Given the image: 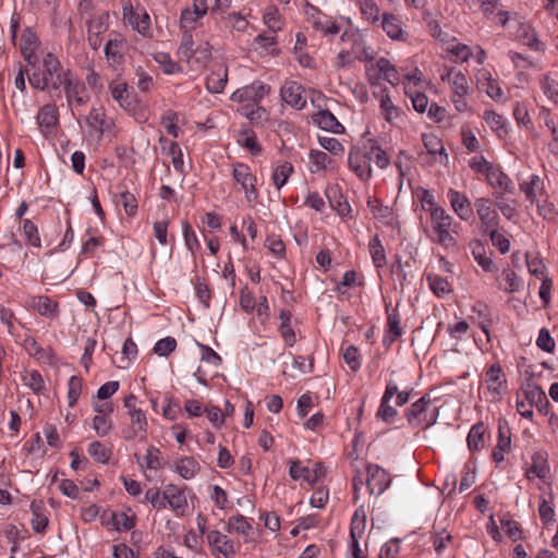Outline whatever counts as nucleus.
<instances>
[{
    "label": "nucleus",
    "mask_w": 558,
    "mask_h": 558,
    "mask_svg": "<svg viewBox=\"0 0 558 558\" xmlns=\"http://www.w3.org/2000/svg\"><path fill=\"white\" fill-rule=\"evenodd\" d=\"M43 66V71H34L28 75V82L32 87L45 90L48 86H51L53 89H59L64 73L59 59L53 53H46Z\"/></svg>",
    "instance_id": "1"
},
{
    "label": "nucleus",
    "mask_w": 558,
    "mask_h": 558,
    "mask_svg": "<svg viewBox=\"0 0 558 558\" xmlns=\"http://www.w3.org/2000/svg\"><path fill=\"white\" fill-rule=\"evenodd\" d=\"M177 54L181 61L186 62L192 69L202 68L211 59V48L204 43L194 48L192 34H183Z\"/></svg>",
    "instance_id": "2"
},
{
    "label": "nucleus",
    "mask_w": 558,
    "mask_h": 558,
    "mask_svg": "<svg viewBox=\"0 0 558 558\" xmlns=\"http://www.w3.org/2000/svg\"><path fill=\"white\" fill-rule=\"evenodd\" d=\"M428 210L430 215L432 229L436 233L435 241L445 247L454 246L456 240L450 233L453 218L437 204L428 201Z\"/></svg>",
    "instance_id": "3"
},
{
    "label": "nucleus",
    "mask_w": 558,
    "mask_h": 558,
    "mask_svg": "<svg viewBox=\"0 0 558 558\" xmlns=\"http://www.w3.org/2000/svg\"><path fill=\"white\" fill-rule=\"evenodd\" d=\"M432 400L428 396H423L411 404L405 411L408 423L413 427L427 429L438 420V408H430Z\"/></svg>",
    "instance_id": "4"
},
{
    "label": "nucleus",
    "mask_w": 558,
    "mask_h": 558,
    "mask_svg": "<svg viewBox=\"0 0 558 558\" xmlns=\"http://www.w3.org/2000/svg\"><path fill=\"white\" fill-rule=\"evenodd\" d=\"M340 40L344 46L343 49L353 54L354 59L372 62L375 58V51L366 45L363 33L353 27H347L342 31Z\"/></svg>",
    "instance_id": "5"
},
{
    "label": "nucleus",
    "mask_w": 558,
    "mask_h": 558,
    "mask_svg": "<svg viewBox=\"0 0 558 558\" xmlns=\"http://www.w3.org/2000/svg\"><path fill=\"white\" fill-rule=\"evenodd\" d=\"M69 106H85L89 100V94L83 81L76 77L70 70L64 71L62 84Z\"/></svg>",
    "instance_id": "6"
},
{
    "label": "nucleus",
    "mask_w": 558,
    "mask_h": 558,
    "mask_svg": "<svg viewBox=\"0 0 558 558\" xmlns=\"http://www.w3.org/2000/svg\"><path fill=\"white\" fill-rule=\"evenodd\" d=\"M474 207L480 220V229L482 233H486L499 227L498 210L494 207L493 202L488 197H477L474 201Z\"/></svg>",
    "instance_id": "7"
},
{
    "label": "nucleus",
    "mask_w": 558,
    "mask_h": 558,
    "mask_svg": "<svg viewBox=\"0 0 558 558\" xmlns=\"http://www.w3.org/2000/svg\"><path fill=\"white\" fill-rule=\"evenodd\" d=\"M233 179L241 185L245 199L247 203H254L258 198V191L256 189L257 179L252 172L251 168L242 162H238L233 166Z\"/></svg>",
    "instance_id": "8"
},
{
    "label": "nucleus",
    "mask_w": 558,
    "mask_h": 558,
    "mask_svg": "<svg viewBox=\"0 0 558 558\" xmlns=\"http://www.w3.org/2000/svg\"><path fill=\"white\" fill-rule=\"evenodd\" d=\"M366 75L371 85H377L381 77L392 85L399 82L398 70L384 57L379 58L375 63L366 65Z\"/></svg>",
    "instance_id": "9"
},
{
    "label": "nucleus",
    "mask_w": 558,
    "mask_h": 558,
    "mask_svg": "<svg viewBox=\"0 0 558 558\" xmlns=\"http://www.w3.org/2000/svg\"><path fill=\"white\" fill-rule=\"evenodd\" d=\"M366 471V485L369 494L381 495L391 483L389 474L377 464H368Z\"/></svg>",
    "instance_id": "10"
},
{
    "label": "nucleus",
    "mask_w": 558,
    "mask_h": 558,
    "mask_svg": "<svg viewBox=\"0 0 558 558\" xmlns=\"http://www.w3.org/2000/svg\"><path fill=\"white\" fill-rule=\"evenodd\" d=\"M520 191L531 204H538L543 197H547L545 179L537 174H531L526 180L519 183Z\"/></svg>",
    "instance_id": "11"
},
{
    "label": "nucleus",
    "mask_w": 558,
    "mask_h": 558,
    "mask_svg": "<svg viewBox=\"0 0 558 558\" xmlns=\"http://www.w3.org/2000/svg\"><path fill=\"white\" fill-rule=\"evenodd\" d=\"M123 19L141 35L147 36L149 34L150 17L144 9H134L132 4L124 5Z\"/></svg>",
    "instance_id": "12"
},
{
    "label": "nucleus",
    "mask_w": 558,
    "mask_h": 558,
    "mask_svg": "<svg viewBox=\"0 0 558 558\" xmlns=\"http://www.w3.org/2000/svg\"><path fill=\"white\" fill-rule=\"evenodd\" d=\"M304 92V87L298 82L287 81L280 89V96L287 105L301 110L306 105Z\"/></svg>",
    "instance_id": "13"
},
{
    "label": "nucleus",
    "mask_w": 558,
    "mask_h": 558,
    "mask_svg": "<svg viewBox=\"0 0 558 558\" xmlns=\"http://www.w3.org/2000/svg\"><path fill=\"white\" fill-rule=\"evenodd\" d=\"M349 167L361 179L368 180L372 175L371 160L367 151L352 147L349 154Z\"/></svg>",
    "instance_id": "14"
},
{
    "label": "nucleus",
    "mask_w": 558,
    "mask_h": 558,
    "mask_svg": "<svg viewBox=\"0 0 558 558\" xmlns=\"http://www.w3.org/2000/svg\"><path fill=\"white\" fill-rule=\"evenodd\" d=\"M107 12L94 15L87 22V40L92 49L97 50L101 44L100 35L107 31Z\"/></svg>",
    "instance_id": "15"
},
{
    "label": "nucleus",
    "mask_w": 558,
    "mask_h": 558,
    "mask_svg": "<svg viewBox=\"0 0 558 558\" xmlns=\"http://www.w3.org/2000/svg\"><path fill=\"white\" fill-rule=\"evenodd\" d=\"M447 197L452 210L461 220L468 221L473 216V206L468 196L457 190L449 189Z\"/></svg>",
    "instance_id": "16"
},
{
    "label": "nucleus",
    "mask_w": 558,
    "mask_h": 558,
    "mask_svg": "<svg viewBox=\"0 0 558 558\" xmlns=\"http://www.w3.org/2000/svg\"><path fill=\"white\" fill-rule=\"evenodd\" d=\"M166 507L169 506L177 515H183L189 508L184 489L169 484L165 487Z\"/></svg>",
    "instance_id": "17"
},
{
    "label": "nucleus",
    "mask_w": 558,
    "mask_h": 558,
    "mask_svg": "<svg viewBox=\"0 0 558 558\" xmlns=\"http://www.w3.org/2000/svg\"><path fill=\"white\" fill-rule=\"evenodd\" d=\"M269 88L262 82H254L251 85L236 89L231 99L233 101H253L257 104L268 93Z\"/></svg>",
    "instance_id": "18"
},
{
    "label": "nucleus",
    "mask_w": 558,
    "mask_h": 558,
    "mask_svg": "<svg viewBox=\"0 0 558 558\" xmlns=\"http://www.w3.org/2000/svg\"><path fill=\"white\" fill-rule=\"evenodd\" d=\"M207 541L214 553L223 558H231L236 553L234 543L219 531H210L207 534Z\"/></svg>",
    "instance_id": "19"
},
{
    "label": "nucleus",
    "mask_w": 558,
    "mask_h": 558,
    "mask_svg": "<svg viewBox=\"0 0 558 558\" xmlns=\"http://www.w3.org/2000/svg\"><path fill=\"white\" fill-rule=\"evenodd\" d=\"M487 184L494 190L493 193H514V184L510 177L505 173L500 168L496 167L487 173Z\"/></svg>",
    "instance_id": "20"
},
{
    "label": "nucleus",
    "mask_w": 558,
    "mask_h": 558,
    "mask_svg": "<svg viewBox=\"0 0 558 558\" xmlns=\"http://www.w3.org/2000/svg\"><path fill=\"white\" fill-rule=\"evenodd\" d=\"M27 306L36 311L39 315L47 318H54L58 316V303L53 302L47 295L31 296L27 301Z\"/></svg>",
    "instance_id": "21"
},
{
    "label": "nucleus",
    "mask_w": 558,
    "mask_h": 558,
    "mask_svg": "<svg viewBox=\"0 0 558 558\" xmlns=\"http://www.w3.org/2000/svg\"><path fill=\"white\" fill-rule=\"evenodd\" d=\"M381 27L384 32L393 40H407V33L402 28L401 20L392 13L381 15Z\"/></svg>",
    "instance_id": "22"
},
{
    "label": "nucleus",
    "mask_w": 558,
    "mask_h": 558,
    "mask_svg": "<svg viewBox=\"0 0 558 558\" xmlns=\"http://www.w3.org/2000/svg\"><path fill=\"white\" fill-rule=\"evenodd\" d=\"M485 381L489 391L501 395L507 389L505 374L499 364H493L487 371L485 375Z\"/></svg>",
    "instance_id": "23"
},
{
    "label": "nucleus",
    "mask_w": 558,
    "mask_h": 558,
    "mask_svg": "<svg viewBox=\"0 0 558 558\" xmlns=\"http://www.w3.org/2000/svg\"><path fill=\"white\" fill-rule=\"evenodd\" d=\"M312 25L324 36H335L343 31L342 23L320 13L313 16Z\"/></svg>",
    "instance_id": "24"
},
{
    "label": "nucleus",
    "mask_w": 558,
    "mask_h": 558,
    "mask_svg": "<svg viewBox=\"0 0 558 558\" xmlns=\"http://www.w3.org/2000/svg\"><path fill=\"white\" fill-rule=\"evenodd\" d=\"M478 88L485 90V93L494 100H501L504 98V92L496 80H494L488 71L482 70L477 75Z\"/></svg>",
    "instance_id": "25"
},
{
    "label": "nucleus",
    "mask_w": 558,
    "mask_h": 558,
    "mask_svg": "<svg viewBox=\"0 0 558 558\" xmlns=\"http://www.w3.org/2000/svg\"><path fill=\"white\" fill-rule=\"evenodd\" d=\"M313 121L325 131H329L335 134H340L344 132L343 125L329 110L318 111L313 116Z\"/></svg>",
    "instance_id": "26"
},
{
    "label": "nucleus",
    "mask_w": 558,
    "mask_h": 558,
    "mask_svg": "<svg viewBox=\"0 0 558 558\" xmlns=\"http://www.w3.org/2000/svg\"><path fill=\"white\" fill-rule=\"evenodd\" d=\"M131 418V428L128 430V434L124 436L125 439L131 440L137 435H141L142 439L146 438L148 422L147 417L142 409L138 411H133L130 415Z\"/></svg>",
    "instance_id": "27"
},
{
    "label": "nucleus",
    "mask_w": 558,
    "mask_h": 558,
    "mask_svg": "<svg viewBox=\"0 0 558 558\" xmlns=\"http://www.w3.org/2000/svg\"><path fill=\"white\" fill-rule=\"evenodd\" d=\"M523 392L525 400L532 403L533 405H536L539 409V411H543V403L545 408L549 407V402L547 400L545 392L537 384L529 380L524 386Z\"/></svg>",
    "instance_id": "28"
},
{
    "label": "nucleus",
    "mask_w": 558,
    "mask_h": 558,
    "mask_svg": "<svg viewBox=\"0 0 558 558\" xmlns=\"http://www.w3.org/2000/svg\"><path fill=\"white\" fill-rule=\"evenodd\" d=\"M483 119L498 137L502 138L508 134L507 120L504 116L493 110H485Z\"/></svg>",
    "instance_id": "29"
},
{
    "label": "nucleus",
    "mask_w": 558,
    "mask_h": 558,
    "mask_svg": "<svg viewBox=\"0 0 558 558\" xmlns=\"http://www.w3.org/2000/svg\"><path fill=\"white\" fill-rule=\"evenodd\" d=\"M228 81V69L220 66L217 71H213L206 77V88L210 93H221Z\"/></svg>",
    "instance_id": "30"
},
{
    "label": "nucleus",
    "mask_w": 558,
    "mask_h": 558,
    "mask_svg": "<svg viewBox=\"0 0 558 558\" xmlns=\"http://www.w3.org/2000/svg\"><path fill=\"white\" fill-rule=\"evenodd\" d=\"M366 510L361 505L353 513L350 524V537L362 538L366 530Z\"/></svg>",
    "instance_id": "31"
},
{
    "label": "nucleus",
    "mask_w": 558,
    "mask_h": 558,
    "mask_svg": "<svg viewBox=\"0 0 558 558\" xmlns=\"http://www.w3.org/2000/svg\"><path fill=\"white\" fill-rule=\"evenodd\" d=\"M333 168L332 159L324 151L311 149L310 151V171L317 173L323 170Z\"/></svg>",
    "instance_id": "32"
},
{
    "label": "nucleus",
    "mask_w": 558,
    "mask_h": 558,
    "mask_svg": "<svg viewBox=\"0 0 558 558\" xmlns=\"http://www.w3.org/2000/svg\"><path fill=\"white\" fill-rule=\"evenodd\" d=\"M37 46V37L35 33H33L29 28H26L21 37V52L25 59V61L29 64H32L35 58L34 52Z\"/></svg>",
    "instance_id": "33"
},
{
    "label": "nucleus",
    "mask_w": 558,
    "mask_h": 558,
    "mask_svg": "<svg viewBox=\"0 0 558 558\" xmlns=\"http://www.w3.org/2000/svg\"><path fill=\"white\" fill-rule=\"evenodd\" d=\"M37 122L40 128L52 129L58 124V108L53 104L43 106L37 114Z\"/></svg>",
    "instance_id": "34"
},
{
    "label": "nucleus",
    "mask_w": 558,
    "mask_h": 558,
    "mask_svg": "<svg viewBox=\"0 0 558 558\" xmlns=\"http://www.w3.org/2000/svg\"><path fill=\"white\" fill-rule=\"evenodd\" d=\"M87 123L101 135L111 126V121L106 118V113L102 108H92L87 117Z\"/></svg>",
    "instance_id": "35"
},
{
    "label": "nucleus",
    "mask_w": 558,
    "mask_h": 558,
    "mask_svg": "<svg viewBox=\"0 0 558 558\" xmlns=\"http://www.w3.org/2000/svg\"><path fill=\"white\" fill-rule=\"evenodd\" d=\"M472 254L477 264L487 272L496 270L493 259L486 255L485 246L481 241H473L471 243Z\"/></svg>",
    "instance_id": "36"
},
{
    "label": "nucleus",
    "mask_w": 558,
    "mask_h": 558,
    "mask_svg": "<svg viewBox=\"0 0 558 558\" xmlns=\"http://www.w3.org/2000/svg\"><path fill=\"white\" fill-rule=\"evenodd\" d=\"M547 453L543 451L535 452L532 456V465L527 470V476L531 477V474H533L538 478H545L547 476Z\"/></svg>",
    "instance_id": "37"
},
{
    "label": "nucleus",
    "mask_w": 558,
    "mask_h": 558,
    "mask_svg": "<svg viewBox=\"0 0 558 558\" xmlns=\"http://www.w3.org/2000/svg\"><path fill=\"white\" fill-rule=\"evenodd\" d=\"M506 194L502 192L493 193V197L497 209L500 210L504 217L510 220L517 215L515 202L507 198Z\"/></svg>",
    "instance_id": "38"
},
{
    "label": "nucleus",
    "mask_w": 558,
    "mask_h": 558,
    "mask_svg": "<svg viewBox=\"0 0 558 558\" xmlns=\"http://www.w3.org/2000/svg\"><path fill=\"white\" fill-rule=\"evenodd\" d=\"M125 41L122 38L110 39L105 46V54L113 63H120L123 59Z\"/></svg>",
    "instance_id": "39"
},
{
    "label": "nucleus",
    "mask_w": 558,
    "mask_h": 558,
    "mask_svg": "<svg viewBox=\"0 0 558 558\" xmlns=\"http://www.w3.org/2000/svg\"><path fill=\"white\" fill-rule=\"evenodd\" d=\"M485 426L483 423L474 424L468 435V447L471 451H477L484 447Z\"/></svg>",
    "instance_id": "40"
},
{
    "label": "nucleus",
    "mask_w": 558,
    "mask_h": 558,
    "mask_svg": "<svg viewBox=\"0 0 558 558\" xmlns=\"http://www.w3.org/2000/svg\"><path fill=\"white\" fill-rule=\"evenodd\" d=\"M379 102L381 116L386 121L393 122L399 117V108L393 105L386 88L381 90Z\"/></svg>",
    "instance_id": "41"
},
{
    "label": "nucleus",
    "mask_w": 558,
    "mask_h": 558,
    "mask_svg": "<svg viewBox=\"0 0 558 558\" xmlns=\"http://www.w3.org/2000/svg\"><path fill=\"white\" fill-rule=\"evenodd\" d=\"M263 21L268 27V31L276 33L282 29L283 21L280 16L279 10L276 7H267L263 14Z\"/></svg>",
    "instance_id": "42"
},
{
    "label": "nucleus",
    "mask_w": 558,
    "mask_h": 558,
    "mask_svg": "<svg viewBox=\"0 0 558 558\" xmlns=\"http://www.w3.org/2000/svg\"><path fill=\"white\" fill-rule=\"evenodd\" d=\"M369 253L373 259V263L376 268H381L386 265L387 258L385 248L381 244V241L378 235H375L368 244Z\"/></svg>",
    "instance_id": "43"
},
{
    "label": "nucleus",
    "mask_w": 558,
    "mask_h": 558,
    "mask_svg": "<svg viewBox=\"0 0 558 558\" xmlns=\"http://www.w3.org/2000/svg\"><path fill=\"white\" fill-rule=\"evenodd\" d=\"M177 472L185 480L193 478L199 471V464L193 458H182L177 463Z\"/></svg>",
    "instance_id": "44"
},
{
    "label": "nucleus",
    "mask_w": 558,
    "mask_h": 558,
    "mask_svg": "<svg viewBox=\"0 0 558 558\" xmlns=\"http://www.w3.org/2000/svg\"><path fill=\"white\" fill-rule=\"evenodd\" d=\"M293 173V166L284 161L278 165L272 171V183L274 185L280 190L288 181L289 177Z\"/></svg>",
    "instance_id": "45"
},
{
    "label": "nucleus",
    "mask_w": 558,
    "mask_h": 558,
    "mask_svg": "<svg viewBox=\"0 0 558 558\" xmlns=\"http://www.w3.org/2000/svg\"><path fill=\"white\" fill-rule=\"evenodd\" d=\"M23 384L32 389L35 393H40L45 388V381L38 371H25L22 375Z\"/></svg>",
    "instance_id": "46"
},
{
    "label": "nucleus",
    "mask_w": 558,
    "mask_h": 558,
    "mask_svg": "<svg viewBox=\"0 0 558 558\" xmlns=\"http://www.w3.org/2000/svg\"><path fill=\"white\" fill-rule=\"evenodd\" d=\"M386 312L388 313V332L391 335L390 342H395L398 338L402 336V328L400 326L401 318L397 310L389 312V305H386Z\"/></svg>",
    "instance_id": "47"
},
{
    "label": "nucleus",
    "mask_w": 558,
    "mask_h": 558,
    "mask_svg": "<svg viewBox=\"0 0 558 558\" xmlns=\"http://www.w3.org/2000/svg\"><path fill=\"white\" fill-rule=\"evenodd\" d=\"M289 474L295 481L303 480L311 485L315 484V476H312V470L303 466L300 461H291Z\"/></svg>",
    "instance_id": "48"
},
{
    "label": "nucleus",
    "mask_w": 558,
    "mask_h": 558,
    "mask_svg": "<svg viewBox=\"0 0 558 558\" xmlns=\"http://www.w3.org/2000/svg\"><path fill=\"white\" fill-rule=\"evenodd\" d=\"M32 509V527L36 533H43L48 525V518L41 512V505L33 501L31 505Z\"/></svg>",
    "instance_id": "49"
},
{
    "label": "nucleus",
    "mask_w": 558,
    "mask_h": 558,
    "mask_svg": "<svg viewBox=\"0 0 558 558\" xmlns=\"http://www.w3.org/2000/svg\"><path fill=\"white\" fill-rule=\"evenodd\" d=\"M154 60L162 66V70L166 74H175L183 71L179 63L173 61L170 54L167 52L155 53Z\"/></svg>",
    "instance_id": "50"
},
{
    "label": "nucleus",
    "mask_w": 558,
    "mask_h": 558,
    "mask_svg": "<svg viewBox=\"0 0 558 558\" xmlns=\"http://www.w3.org/2000/svg\"><path fill=\"white\" fill-rule=\"evenodd\" d=\"M426 280L430 290L437 295L441 296L451 291V286L447 279L438 276V275H427Z\"/></svg>",
    "instance_id": "51"
},
{
    "label": "nucleus",
    "mask_w": 558,
    "mask_h": 558,
    "mask_svg": "<svg viewBox=\"0 0 558 558\" xmlns=\"http://www.w3.org/2000/svg\"><path fill=\"white\" fill-rule=\"evenodd\" d=\"M362 15L371 23L379 21V8L374 0H357Z\"/></svg>",
    "instance_id": "52"
},
{
    "label": "nucleus",
    "mask_w": 558,
    "mask_h": 558,
    "mask_svg": "<svg viewBox=\"0 0 558 558\" xmlns=\"http://www.w3.org/2000/svg\"><path fill=\"white\" fill-rule=\"evenodd\" d=\"M160 450L156 448L155 446H149L146 450V454L144 457V464L138 462L142 468H146L149 470H158L161 466L160 463ZM137 461H140V458L137 454H135Z\"/></svg>",
    "instance_id": "53"
},
{
    "label": "nucleus",
    "mask_w": 558,
    "mask_h": 558,
    "mask_svg": "<svg viewBox=\"0 0 558 558\" xmlns=\"http://www.w3.org/2000/svg\"><path fill=\"white\" fill-rule=\"evenodd\" d=\"M201 19V16L194 15L190 8L184 9L181 12L180 17V28L182 31V35L185 33L192 34V31L197 27Z\"/></svg>",
    "instance_id": "54"
},
{
    "label": "nucleus",
    "mask_w": 558,
    "mask_h": 558,
    "mask_svg": "<svg viewBox=\"0 0 558 558\" xmlns=\"http://www.w3.org/2000/svg\"><path fill=\"white\" fill-rule=\"evenodd\" d=\"M228 530L240 535H247L252 530V525L242 514L232 515L228 520Z\"/></svg>",
    "instance_id": "55"
},
{
    "label": "nucleus",
    "mask_w": 558,
    "mask_h": 558,
    "mask_svg": "<svg viewBox=\"0 0 558 558\" xmlns=\"http://www.w3.org/2000/svg\"><path fill=\"white\" fill-rule=\"evenodd\" d=\"M449 84L452 89V94L469 95L470 93L469 81L461 71H457L453 74L452 78L449 80Z\"/></svg>",
    "instance_id": "56"
},
{
    "label": "nucleus",
    "mask_w": 558,
    "mask_h": 558,
    "mask_svg": "<svg viewBox=\"0 0 558 558\" xmlns=\"http://www.w3.org/2000/svg\"><path fill=\"white\" fill-rule=\"evenodd\" d=\"M82 378L77 376H71L68 383V401L69 407H74L77 402L82 392Z\"/></svg>",
    "instance_id": "57"
},
{
    "label": "nucleus",
    "mask_w": 558,
    "mask_h": 558,
    "mask_svg": "<svg viewBox=\"0 0 558 558\" xmlns=\"http://www.w3.org/2000/svg\"><path fill=\"white\" fill-rule=\"evenodd\" d=\"M110 92L112 98L122 107L126 108L130 106L129 101V93H128V84L126 83H118L114 85H110Z\"/></svg>",
    "instance_id": "58"
},
{
    "label": "nucleus",
    "mask_w": 558,
    "mask_h": 558,
    "mask_svg": "<svg viewBox=\"0 0 558 558\" xmlns=\"http://www.w3.org/2000/svg\"><path fill=\"white\" fill-rule=\"evenodd\" d=\"M88 453L100 463H107L110 459V450H108L101 442L93 441L89 444Z\"/></svg>",
    "instance_id": "59"
},
{
    "label": "nucleus",
    "mask_w": 558,
    "mask_h": 558,
    "mask_svg": "<svg viewBox=\"0 0 558 558\" xmlns=\"http://www.w3.org/2000/svg\"><path fill=\"white\" fill-rule=\"evenodd\" d=\"M541 88L543 93L555 104H558V82L549 75H545L541 80Z\"/></svg>",
    "instance_id": "60"
},
{
    "label": "nucleus",
    "mask_w": 558,
    "mask_h": 558,
    "mask_svg": "<svg viewBox=\"0 0 558 558\" xmlns=\"http://www.w3.org/2000/svg\"><path fill=\"white\" fill-rule=\"evenodd\" d=\"M175 348L177 340L173 337H166L156 342L154 352L159 356H168Z\"/></svg>",
    "instance_id": "61"
},
{
    "label": "nucleus",
    "mask_w": 558,
    "mask_h": 558,
    "mask_svg": "<svg viewBox=\"0 0 558 558\" xmlns=\"http://www.w3.org/2000/svg\"><path fill=\"white\" fill-rule=\"evenodd\" d=\"M319 145L335 156L342 155L344 151L343 145L335 137L320 136L318 137Z\"/></svg>",
    "instance_id": "62"
},
{
    "label": "nucleus",
    "mask_w": 558,
    "mask_h": 558,
    "mask_svg": "<svg viewBox=\"0 0 558 558\" xmlns=\"http://www.w3.org/2000/svg\"><path fill=\"white\" fill-rule=\"evenodd\" d=\"M93 428L100 437L108 435L112 428V422L109 415H96L93 418Z\"/></svg>",
    "instance_id": "63"
},
{
    "label": "nucleus",
    "mask_w": 558,
    "mask_h": 558,
    "mask_svg": "<svg viewBox=\"0 0 558 558\" xmlns=\"http://www.w3.org/2000/svg\"><path fill=\"white\" fill-rule=\"evenodd\" d=\"M241 113L253 123H262L267 116L266 111L258 106H244L241 108Z\"/></svg>",
    "instance_id": "64"
}]
</instances>
